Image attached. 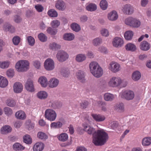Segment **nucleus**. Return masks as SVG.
I'll use <instances>...</instances> for the list:
<instances>
[{
    "label": "nucleus",
    "mask_w": 151,
    "mask_h": 151,
    "mask_svg": "<svg viewBox=\"0 0 151 151\" xmlns=\"http://www.w3.org/2000/svg\"><path fill=\"white\" fill-rule=\"evenodd\" d=\"M60 24V21L57 19L52 21L50 23L51 26L54 28H57Z\"/></svg>",
    "instance_id": "de8ad7c7"
},
{
    "label": "nucleus",
    "mask_w": 151,
    "mask_h": 151,
    "mask_svg": "<svg viewBox=\"0 0 151 151\" xmlns=\"http://www.w3.org/2000/svg\"><path fill=\"white\" fill-rule=\"evenodd\" d=\"M75 37L74 35L71 33H66L64 34L63 38L65 40L71 41L74 39Z\"/></svg>",
    "instance_id": "c756f323"
},
{
    "label": "nucleus",
    "mask_w": 151,
    "mask_h": 151,
    "mask_svg": "<svg viewBox=\"0 0 151 151\" xmlns=\"http://www.w3.org/2000/svg\"><path fill=\"white\" fill-rule=\"evenodd\" d=\"M86 9L87 10L90 11H93L96 10L97 9L96 5L93 4H90L87 5Z\"/></svg>",
    "instance_id": "58836bf2"
},
{
    "label": "nucleus",
    "mask_w": 151,
    "mask_h": 151,
    "mask_svg": "<svg viewBox=\"0 0 151 151\" xmlns=\"http://www.w3.org/2000/svg\"><path fill=\"white\" fill-rule=\"evenodd\" d=\"M125 48L127 51H130L132 52L135 51L137 49L136 45L132 43H129L125 46Z\"/></svg>",
    "instance_id": "bb28decb"
},
{
    "label": "nucleus",
    "mask_w": 151,
    "mask_h": 151,
    "mask_svg": "<svg viewBox=\"0 0 151 151\" xmlns=\"http://www.w3.org/2000/svg\"><path fill=\"white\" fill-rule=\"evenodd\" d=\"M23 142H32L31 137L28 134H26L23 137Z\"/></svg>",
    "instance_id": "bf43d9fd"
},
{
    "label": "nucleus",
    "mask_w": 151,
    "mask_h": 151,
    "mask_svg": "<svg viewBox=\"0 0 151 151\" xmlns=\"http://www.w3.org/2000/svg\"><path fill=\"white\" fill-rule=\"evenodd\" d=\"M33 65L37 69H39L41 66L40 61L37 60L34 61L33 62Z\"/></svg>",
    "instance_id": "680f3d73"
},
{
    "label": "nucleus",
    "mask_w": 151,
    "mask_h": 151,
    "mask_svg": "<svg viewBox=\"0 0 151 151\" xmlns=\"http://www.w3.org/2000/svg\"><path fill=\"white\" fill-rule=\"evenodd\" d=\"M6 104L7 105L9 106L13 107L15 105L16 102L13 99H9L7 100Z\"/></svg>",
    "instance_id": "13d9d810"
},
{
    "label": "nucleus",
    "mask_w": 151,
    "mask_h": 151,
    "mask_svg": "<svg viewBox=\"0 0 151 151\" xmlns=\"http://www.w3.org/2000/svg\"><path fill=\"white\" fill-rule=\"evenodd\" d=\"M59 83V80L55 78H51L49 81V87L53 88L56 87Z\"/></svg>",
    "instance_id": "4be33fe9"
},
{
    "label": "nucleus",
    "mask_w": 151,
    "mask_h": 151,
    "mask_svg": "<svg viewBox=\"0 0 151 151\" xmlns=\"http://www.w3.org/2000/svg\"><path fill=\"white\" fill-rule=\"evenodd\" d=\"M97 104H98V105L101 107L102 111H106L107 109L106 107V104L104 102L99 101L97 102Z\"/></svg>",
    "instance_id": "c03bdc74"
},
{
    "label": "nucleus",
    "mask_w": 151,
    "mask_h": 151,
    "mask_svg": "<svg viewBox=\"0 0 151 151\" xmlns=\"http://www.w3.org/2000/svg\"><path fill=\"white\" fill-rule=\"evenodd\" d=\"M124 43L123 40L119 37H116L114 38L112 41L113 45L116 47L122 46Z\"/></svg>",
    "instance_id": "ddd939ff"
},
{
    "label": "nucleus",
    "mask_w": 151,
    "mask_h": 151,
    "mask_svg": "<svg viewBox=\"0 0 151 151\" xmlns=\"http://www.w3.org/2000/svg\"><path fill=\"white\" fill-rule=\"evenodd\" d=\"M76 76L77 78L82 82L85 80L84 73L82 71L78 70L76 73Z\"/></svg>",
    "instance_id": "c85d7f7f"
},
{
    "label": "nucleus",
    "mask_w": 151,
    "mask_h": 151,
    "mask_svg": "<svg viewBox=\"0 0 151 151\" xmlns=\"http://www.w3.org/2000/svg\"><path fill=\"white\" fill-rule=\"evenodd\" d=\"M9 62L8 61L0 62V67L4 69L8 67Z\"/></svg>",
    "instance_id": "864d4df0"
},
{
    "label": "nucleus",
    "mask_w": 151,
    "mask_h": 151,
    "mask_svg": "<svg viewBox=\"0 0 151 151\" xmlns=\"http://www.w3.org/2000/svg\"><path fill=\"white\" fill-rule=\"evenodd\" d=\"M108 138V134L103 129L97 130L93 134V142H106Z\"/></svg>",
    "instance_id": "f257e3e1"
},
{
    "label": "nucleus",
    "mask_w": 151,
    "mask_h": 151,
    "mask_svg": "<svg viewBox=\"0 0 151 151\" xmlns=\"http://www.w3.org/2000/svg\"><path fill=\"white\" fill-rule=\"evenodd\" d=\"M8 84L7 79L4 77L0 76V87L2 88L6 87Z\"/></svg>",
    "instance_id": "cd10ccee"
},
{
    "label": "nucleus",
    "mask_w": 151,
    "mask_h": 151,
    "mask_svg": "<svg viewBox=\"0 0 151 151\" xmlns=\"http://www.w3.org/2000/svg\"><path fill=\"white\" fill-rule=\"evenodd\" d=\"M83 127L84 130L88 134H93L96 131H95V129L93 127L88 126L87 124H83Z\"/></svg>",
    "instance_id": "412c9836"
},
{
    "label": "nucleus",
    "mask_w": 151,
    "mask_h": 151,
    "mask_svg": "<svg viewBox=\"0 0 151 151\" xmlns=\"http://www.w3.org/2000/svg\"><path fill=\"white\" fill-rule=\"evenodd\" d=\"M55 7L59 10L61 11H63L66 8V6L65 2L62 0H58L56 2Z\"/></svg>",
    "instance_id": "4468645a"
},
{
    "label": "nucleus",
    "mask_w": 151,
    "mask_h": 151,
    "mask_svg": "<svg viewBox=\"0 0 151 151\" xmlns=\"http://www.w3.org/2000/svg\"><path fill=\"white\" fill-rule=\"evenodd\" d=\"M13 147V149L16 151H22L24 149V147L18 142H16L14 144Z\"/></svg>",
    "instance_id": "7c9ffc66"
},
{
    "label": "nucleus",
    "mask_w": 151,
    "mask_h": 151,
    "mask_svg": "<svg viewBox=\"0 0 151 151\" xmlns=\"http://www.w3.org/2000/svg\"><path fill=\"white\" fill-rule=\"evenodd\" d=\"M48 15L51 17H56L58 16L57 12L54 9H50L47 12Z\"/></svg>",
    "instance_id": "37998d69"
},
{
    "label": "nucleus",
    "mask_w": 151,
    "mask_h": 151,
    "mask_svg": "<svg viewBox=\"0 0 151 151\" xmlns=\"http://www.w3.org/2000/svg\"><path fill=\"white\" fill-rule=\"evenodd\" d=\"M90 71L93 76L99 78L103 74V71L98 63L96 62H92L89 65Z\"/></svg>",
    "instance_id": "7ed1b4c3"
},
{
    "label": "nucleus",
    "mask_w": 151,
    "mask_h": 151,
    "mask_svg": "<svg viewBox=\"0 0 151 151\" xmlns=\"http://www.w3.org/2000/svg\"><path fill=\"white\" fill-rule=\"evenodd\" d=\"M39 40L42 42L46 41L47 40V37L43 33H40L38 35Z\"/></svg>",
    "instance_id": "09e8293b"
},
{
    "label": "nucleus",
    "mask_w": 151,
    "mask_h": 151,
    "mask_svg": "<svg viewBox=\"0 0 151 151\" xmlns=\"http://www.w3.org/2000/svg\"><path fill=\"white\" fill-rule=\"evenodd\" d=\"M104 99L106 101H111L114 99V97L113 94L106 93L104 94Z\"/></svg>",
    "instance_id": "a19ab883"
},
{
    "label": "nucleus",
    "mask_w": 151,
    "mask_h": 151,
    "mask_svg": "<svg viewBox=\"0 0 151 151\" xmlns=\"http://www.w3.org/2000/svg\"><path fill=\"white\" fill-rule=\"evenodd\" d=\"M76 151H87V149L83 146H78Z\"/></svg>",
    "instance_id": "774afa93"
},
{
    "label": "nucleus",
    "mask_w": 151,
    "mask_h": 151,
    "mask_svg": "<svg viewBox=\"0 0 151 151\" xmlns=\"http://www.w3.org/2000/svg\"><path fill=\"white\" fill-rule=\"evenodd\" d=\"M60 46L55 42H53L50 43L49 45V48L53 50H57L58 49L60 48Z\"/></svg>",
    "instance_id": "49530a36"
},
{
    "label": "nucleus",
    "mask_w": 151,
    "mask_h": 151,
    "mask_svg": "<svg viewBox=\"0 0 151 151\" xmlns=\"http://www.w3.org/2000/svg\"><path fill=\"white\" fill-rule=\"evenodd\" d=\"M37 137L41 139L45 140L48 138V136L45 133L42 132H39L37 134Z\"/></svg>",
    "instance_id": "ea45409f"
},
{
    "label": "nucleus",
    "mask_w": 151,
    "mask_h": 151,
    "mask_svg": "<svg viewBox=\"0 0 151 151\" xmlns=\"http://www.w3.org/2000/svg\"><path fill=\"white\" fill-rule=\"evenodd\" d=\"M91 115L93 119L97 122H103L106 119L104 115L100 114H92Z\"/></svg>",
    "instance_id": "dca6fc26"
},
{
    "label": "nucleus",
    "mask_w": 151,
    "mask_h": 151,
    "mask_svg": "<svg viewBox=\"0 0 151 151\" xmlns=\"http://www.w3.org/2000/svg\"><path fill=\"white\" fill-rule=\"evenodd\" d=\"M15 116L17 118L22 120L25 119L26 117L25 113L22 111H19L15 113Z\"/></svg>",
    "instance_id": "b1692460"
},
{
    "label": "nucleus",
    "mask_w": 151,
    "mask_h": 151,
    "mask_svg": "<svg viewBox=\"0 0 151 151\" xmlns=\"http://www.w3.org/2000/svg\"><path fill=\"white\" fill-rule=\"evenodd\" d=\"M4 111L5 114L8 116L11 115L12 113V110L9 107H5L4 109Z\"/></svg>",
    "instance_id": "6e6d98bb"
},
{
    "label": "nucleus",
    "mask_w": 151,
    "mask_h": 151,
    "mask_svg": "<svg viewBox=\"0 0 151 151\" xmlns=\"http://www.w3.org/2000/svg\"><path fill=\"white\" fill-rule=\"evenodd\" d=\"M108 68L111 71L114 73L118 72L121 69L120 64L117 62H112L109 64Z\"/></svg>",
    "instance_id": "9d476101"
},
{
    "label": "nucleus",
    "mask_w": 151,
    "mask_h": 151,
    "mask_svg": "<svg viewBox=\"0 0 151 151\" xmlns=\"http://www.w3.org/2000/svg\"><path fill=\"white\" fill-rule=\"evenodd\" d=\"M3 29L6 31H9L11 33H13L15 31L14 27L8 23H6L3 26Z\"/></svg>",
    "instance_id": "5701e85b"
},
{
    "label": "nucleus",
    "mask_w": 151,
    "mask_h": 151,
    "mask_svg": "<svg viewBox=\"0 0 151 151\" xmlns=\"http://www.w3.org/2000/svg\"><path fill=\"white\" fill-rule=\"evenodd\" d=\"M123 83V81L120 77L113 76L110 78L108 84L110 87L115 88L119 86Z\"/></svg>",
    "instance_id": "423d86ee"
},
{
    "label": "nucleus",
    "mask_w": 151,
    "mask_h": 151,
    "mask_svg": "<svg viewBox=\"0 0 151 151\" xmlns=\"http://www.w3.org/2000/svg\"><path fill=\"white\" fill-rule=\"evenodd\" d=\"M100 6L102 9L104 10L106 9L108 6L107 1L106 0H102L100 2Z\"/></svg>",
    "instance_id": "a18cd8bd"
},
{
    "label": "nucleus",
    "mask_w": 151,
    "mask_h": 151,
    "mask_svg": "<svg viewBox=\"0 0 151 151\" xmlns=\"http://www.w3.org/2000/svg\"><path fill=\"white\" fill-rule=\"evenodd\" d=\"M63 125L62 123L60 122H53L50 124V127L54 128H59L61 127Z\"/></svg>",
    "instance_id": "79ce46f5"
},
{
    "label": "nucleus",
    "mask_w": 151,
    "mask_h": 151,
    "mask_svg": "<svg viewBox=\"0 0 151 151\" xmlns=\"http://www.w3.org/2000/svg\"><path fill=\"white\" fill-rule=\"evenodd\" d=\"M125 24L134 28H137L141 25L140 21L136 18L130 17L126 18L124 21Z\"/></svg>",
    "instance_id": "39448f33"
},
{
    "label": "nucleus",
    "mask_w": 151,
    "mask_h": 151,
    "mask_svg": "<svg viewBox=\"0 0 151 151\" xmlns=\"http://www.w3.org/2000/svg\"><path fill=\"white\" fill-rule=\"evenodd\" d=\"M88 104V102L87 101H83L81 103L80 106L83 109H85L87 107Z\"/></svg>",
    "instance_id": "69168bd1"
},
{
    "label": "nucleus",
    "mask_w": 151,
    "mask_h": 151,
    "mask_svg": "<svg viewBox=\"0 0 151 151\" xmlns=\"http://www.w3.org/2000/svg\"><path fill=\"white\" fill-rule=\"evenodd\" d=\"M141 74L138 71L134 72L132 74V78L135 81H138L140 78Z\"/></svg>",
    "instance_id": "2f4dec72"
},
{
    "label": "nucleus",
    "mask_w": 151,
    "mask_h": 151,
    "mask_svg": "<svg viewBox=\"0 0 151 151\" xmlns=\"http://www.w3.org/2000/svg\"><path fill=\"white\" fill-rule=\"evenodd\" d=\"M57 114L53 109H48L45 112V117L48 120L51 121H55L57 117Z\"/></svg>",
    "instance_id": "0eeeda50"
},
{
    "label": "nucleus",
    "mask_w": 151,
    "mask_h": 151,
    "mask_svg": "<svg viewBox=\"0 0 151 151\" xmlns=\"http://www.w3.org/2000/svg\"><path fill=\"white\" fill-rule=\"evenodd\" d=\"M38 82L41 86L43 87H45L47 85V80L46 78L45 77H40L38 79Z\"/></svg>",
    "instance_id": "a878e982"
},
{
    "label": "nucleus",
    "mask_w": 151,
    "mask_h": 151,
    "mask_svg": "<svg viewBox=\"0 0 151 151\" xmlns=\"http://www.w3.org/2000/svg\"><path fill=\"white\" fill-rule=\"evenodd\" d=\"M108 138V134L103 129L97 130L93 134V142H106Z\"/></svg>",
    "instance_id": "f03ea898"
},
{
    "label": "nucleus",
    "mask_w": 151,
    "mask_h": 151,
    "mask_svg": "<svg viewBox=\"0 0 151 151\" xmlns=\"http://www.w3.org/2000/svg\"><path fill=\"white\" fill-rule=\"evenodd\" d=\"M20 41V37L17 36L14 37L12 39V42L15 45H18Z\"/></svg>",
    "instance_id": "3c124183"
},
{
    "label": "nucleus",
    "mask_w": 151,
    "mask_h": 151,
    "mask_svg": "<svg viewBox=\"0 0 151 151\" xmlns=\"http://www.w3.org/2000/svg\"><path fill=\"white\" fill-rule=\"evenodd\" d=\"M26 128L29 130L33 129L34 127L35 124L32 122L30 120H27L25 123Z\"/></svg>",
    "instance_id": "72a5a7b5"
},
{
    "label": "nucleus",
    "mask_w": 151,
    "mask_h": 151,
    "mask_svg": "<svg viewBox=\"0 0 151 151\" xmlns=\"http://www.w3.org/2000/svg\"><path fill=\"white\" fill-rule=\"evenodd\" d=\"M6 75L9 77H12L14 75V70L11 69H9L6 72Z\"/></svg>",
    "instance_id": "e2e57ef3"
},
{
    "label": "nucleus",
    "mask_w": 151,
    "mask_h": 151,
    "mask_svg": "<svg viewBox=\"0 0 151 151\" xmlns=\"http://www.w3.org/2000/svg\"><path fill=\"white\" fill-rule=\"evenodd\" d=\"M35 8L39 12H42L43 10V7L41 5L37 4L35 6Z\"/></svg>",
    "instance_id": "338daca9"
},
{
    "label": "nucleus",
    "mask_w": 151,
    "mask_h": 151,
    "mask_svg": "<svg viewBox=\"0 0 151 151\" xmlns=\"http://www.w3.org/2000/svg\"><path fill=\"white\" fill-rule=\"evenodd\" d=\"M25 88L28 91L32 92L35 91L33 82L32 80L29 79L25 83Z\"/></svg>",
    "instance_id": "2eb2a0df"
},
{
    "label": "nucleus",
    "mask_w": 151,
    "mask_h": 151,
    "mask_svg": "<svg viewBox=\"0 0 151 151\" xmlns=\"http://www.w3.org/2000/svg\"><path fill=\"white\" fill-rule=\"evenodd\" d=\"M12 130V128L9 125H5L2 127L1 129L2 134H6L10 132Z\"/></svg>",
    "instance_id": "393cba45"
},
{
    "label": "nucleus",
    "mask_w": 151,
    "mask_h": 151,
    "mask_svg": "<svg viewBox=\"0 0 151 151\" xmlns=\"http://www.w3.org/2000/svg\"><path fill=\"white\" fill-rule=\"evenodd\" d=\"M27 40L29 44L32 46H33L35 43V40L34 38L31 36H29L27 37Z\"/></svg>",
    "instance_id": "4d7b16f0"
},
{
    "label": "nucleus",
    "mask_w": 151,
    "mask_h": 151,
    "mask_svg": "<svg viewBox=\"0 0 151 151\" xmlns=\"http://www.w3.org/2000/svg\"><path fill=\"white\" fill-rule=\"evenodd\" d=\"M118 18V15L117 12L115 11H112L108 15V18L110 20L115 21Z\"/></svg>",
    "instance_id": "aec40b11"
},
{
    "label": "nucleus",
    "mask_w": 151,
    "mask_h": 151,
    "mask_svg": "<svg viewBox=\"0 0 151 151\" xmlns=\"http://www.w3.org/2000/svg\"><path fill=\"white\" fill-rule=\"evenodd\" d=\"M121 10L123 13L128 15L132 14L134 11L133 7L129 4L123 5L122 7Z\"/></svg>",
    "instance_id": "9b49d317"
},
{
    "label": "nucleus",
    "mask_w": 151,
    "mask_h": 151,
    "mask_svg": "<svg viewBox=\"0 0 151 151\" xmlns=\"http://www.w3.org/2000/svg\"><path fill=\"white\" fill-rule=\"evenodd\" d=\"M44 144L42 142H37L33 147L34 151H42L44 147Z\"/></svg>",
    "instance_id": "6ab92c4d"
},
{
    "label": "nucleus",
    "mask_w": 151,
    "mask_h": 151,
    "mask_svg": "<svg viewBox=\"0 0 151 151\" xmlns=\"http://www.w3.org/2000/svg\"><path fill=\"white\" fill-rule=\"evenodd\" d=\"M45 68L48 70H51L55 68L54 62L53 60L50 58H48L45 61L44 64Z\"/></svg>",
    "instance_id": "f8f14e48"
},
{
    "label": "nucleus",
    "mask_w": 151,
    "mask_h": 151,
    "mask_svg": "<svg viewBox=\"0 0 151 151\" xmlns=\"http://www.w3.org/2000/svg\"><path fill=\"white\" fill-rule=\"evenodd\" d=\"M61 73L64 77H68L69 74V71L67 70L63 69L61 70Z\"/></svg>",
    "instance_id": "052dcab7"
},
{
    "label": "nucleus",
    "mask_w": 151,
    "mask_h": 151,
    "mask_svg": "<svg viewBox=\"0 0 151 151\" xmlns=\"http://www.w3.org/2000/svg\"><path fill=\"white\" fill-rule=\"evenodd\" d=\"M101 33L102 35L107 37L109 35V32L108 30L106 29H102L101 31Z\"/></svg>",
    "instance_id": "0e129e2a"
},
{
    "label": "nucleus",
    "mask_w": 151,
    "mask_h": 151,
    "mask_svg": "<svg viewBox=\"0 0 151 151\" xmlns=\"http://www.w3.org/2000/svg\"><path fill=\"white\" fill-rule=\"evenodd\" d=\"M29 63L27 60H20L16 64L15 68L19 72H23L29 68Z\"/></svg>",
    "instance_id": "20e7f679"
},
{
    "label": "nucleus",
    "mask_w": 151,
    "mask_h": 151,
    "mask_svg": "<svg viewBox=\"0 0 151 151\" xmlns=\"http://www.w3.org/2000/svg\"><path fill=\"white\" fill-rule=\"evenodd\" d=\"M133 35V33L131 31H127L124 34L125 38L127 40H130L132 39Z\"/></svg>",
    "instance_id": "473e14b6"
},
{
    "label": "nucleus",
    "mask_w": 151,
    "mask_h": 151,
    "mask_svg": "<svg viewBox=\"0 0 151 151\" xmlns=\"http://www.w3.org/2000/svg\"><path fill=\"white\" fill-rule=\"evenodd\" d=\"M150 47V44L147 41H143L140 43L139 48L143 51H147L149 50Z\"/></svg>",
    "instance_id": "f3484780"
},
{
    "label": "nucleus",
    "mask_w": 151,
    "mask_h": 151,
    "mask_svg": "<svg viewBox=\"0 0 151 151\" xmlns=\"http://www.w3.org/2000/svg\"><path fill=\"white\" fill-rule=\"evenodd\" d=\"M134 92L130 90L123 91L120 93L119 97L127 100L132 99L134 97Z\"/></svg>",
    "instance_id": "6e6552de"
},
{
    "label": "nucleus",
    "mask_w": 151,
    "mask_h": 151,
    "mask_svg": "<svg viewBox=\"0 0 151 151\" xmlns=\"http://www.w3.org/2000/svg\"><path fill=\"white\" fill-rule=\"evenodd\" d=\"M37 97L41 99H45L46 98L48 95L47 93L45 91H40L37 94Z\"/></svg>",
    "instance_id": "f704fd0d"
},
{
    "label": "nucleus",
    "mask_w": 151,
    "mask_h": 151,
    "mask_svg": "<svg viewBox=\"0 0 151 151\" xmlns=\"http://www.w3.org/2000/svg\"><path fill=\"white\" fill-rule=\"evenodd\" d=\"M47 31L48 33L53 35H55L57 32V29H53L50 27L47 28Z\"/></svg>",
    "instance_id": "8fccbe9b"
},
{
    "label": "nucleus",
    "mask_w": 151,
    "mask_h": 151,
    "mask_svg": "<svg viewBox=\"0 0 151 151\" xmlns=\"http://www.w3.org/2000/svg\"><path fill=\"white\" fill-rule=\"evenodd\" d=\"M14 91L17 93H21L23 90V86L19 82H16L13 85Z\"/></svg>",
    "instance_id": "a211bd4d"
},
{
    "label": "nucleus",
    "mask_w": 151,
    "mask_h": 151,
    "mask_svg": "<svg viewBox=\"0 0 151 151\" xmlns=\"http://www.w3.org/2000/svg\"><path fill=\"white\" fill-rule=\"evenodd\" d=\"M56 58L59 62H62L68 58L69 55L66 52L63 50H60L57 52Z\"/></svg>",
    "instance_id": "1a4fd4ad"
},
{
    "label": "nucleus",
    "mask_w": 151,
    "mask_h": 151,
    "mask_svg": "<svg viewBox=\"0 0 151 151\" xmlns=\"http://www.w3.org/2000/svg\"><path fill=\"white\" fill-rule=\"evenodd\" d=\"M115 109L116 110H119L120 111H123L124 110V105L122 103L117 104L114 106Z\"/></svg>",
    "instance_id": "5fc2aeb1"
},
{
    "label": "nucleus",
    "mask_w": 151,
    "mask_h": 151,
    "mask_svg": "<svg viewBox=\"0 0 151 151\" xmlns=\"http://www.w3.org/2000/svg\"><path fill=\"white\" fill-rule=\"evenodd\" d=\"M58 139L63 142L67 141L68 138V134L65 133L61 134L58 137Z\"/></svg>",
    "instance_id": "4c0bfd02"
},
{
    "label": "nucleus",
    "mask_w": 151,
    "mask_h": 151,
    "mask_svg": "<svg viewBox=\"0 0 151 151\" xmlns=\"http://www.w3.org/2000/svg\"><path fill=\"white\" fill-rule=\"evenodd\" d=\"M70 27L73 31L76 32H79L81 29L80 26L76 23H74L71 24L70 25Z\"/></svg>",
    "instance_id": "c9c22d12"
},
{
    "label": "nucleus",
    "mask_w": 151,
    "mask_h": 151,
    "mask_svg": "<svg viewBox=\"0 0 151 151\" xmlns=\"http://www.w3.org/2000/svg\"><path fill=\"white\" fill-rule=\"evenodd\" d=\"M102 42V39L99 37L96 38L93 40V43L95 46L99 45Z\"/></svg>",
    "instance_id": "603ef678"
},
{
    "label": "nucleus",
    "mask_w": 151,
    "mask_h": 151,
    "mask_svg": "<svg viewBox=\"0 0 151 151\" xmlns=\"http://www.w3.org/2000/svg\"><path fill=\"white\" fill-rule=\"evenodd\" d=\"M86 57L83 54H79L77 55L76 58V60L78 62H81L85 60Z\"/></svg>",
    "instance_id": "e433bc0d"
}]
</instances>
